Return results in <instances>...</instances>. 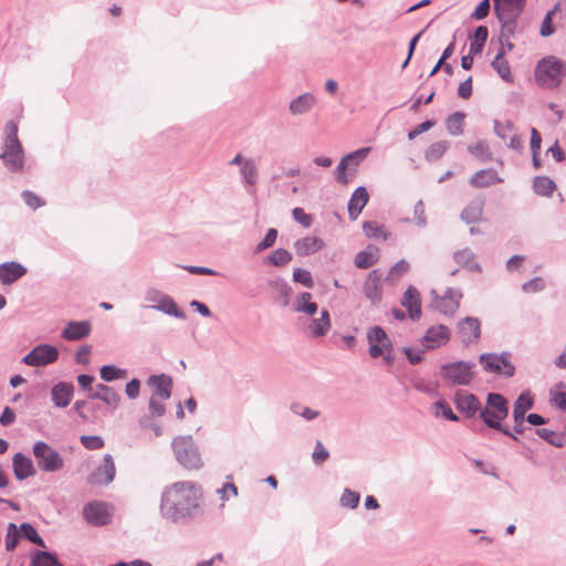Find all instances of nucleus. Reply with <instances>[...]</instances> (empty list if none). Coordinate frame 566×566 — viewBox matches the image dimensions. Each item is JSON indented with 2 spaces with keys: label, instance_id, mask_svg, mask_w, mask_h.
I'll return each mask as SVG.
<instances>
[{
  "label": "nucleus",
  "instance_id": "20",
  "mask_svg": "<svg viewBox=\"0 0 566 566\" xmlns=\"http://www.w3.org/2000/svg\"><path fill=\"white\" fill-rule=\"evenodd\" d=\"M454 405L460 412L464 413L469 418L473 417L481 410L479 399L473 394L463 390H459L455 394Z\"/></svg>",
  "mask_w": 566,
  "mask_h": 566
},
{
  "label": "nucleus",
  "instance_id": "31",
  "mask_svg": "<svg viewBox=\"0 0 566 566\" xmlns=\"http://www.w3.org/2000/svg\"><path fill=\"white\" fill-rule=\"evenodd\" d=\"M316 104V97L312 93H303L293 98L289 104V111L292 115H303L308 113Z\"/></svg>",
  "mask_w": 566,
  "mask_h": 566
},
{
  "label": "nucleus",
  "instance_id": "14",
  "mask_svg": "<svg viewBox=\"0 0 566 566\" xmlns=\"http://www.w3.org/2000/svg\"><path fill=\"white\" fill-rule=\"evenodd\" d=\"M480 361L484 365L485 370L491 373L503 374L506 377H512L515 373V367L504 354H482Z\"/></svg>",
  "mask_w": 566,
  "mask_h": 566
},
{
  "label": "nucleus",
  "instance_id": "12",
  "mask_svg": "<svg viewBox=\"0 0 566 566\" xmlns=\"http://www.w3.org/2000/svg\"><path fill=\"white\" fill-rule=\"evenodd\" d=\"M57 358L59 349L55 346L40 344L22 358V363L32 367H41L56 361Z\"/></svg>",
  "mask_w": 566,
  "mask_h": 566
},
{
  "label": "nucleus",
  "instance_id": "38",
  "mask_svg": "<svg viewBox=\"0 0 566 566\" xmlns=\"http://www.w3.org/2000/svg\"><path fill=\"white\" fill-rule=\"evenodd\" d=\"M505 50L504 44H502L501 49L499 50L497 54L495 55L494 60L492 61L491 65L492 67L497 72L501 78L504 81L511 83L513 82V77L511 74V69L507 63V61L504 59Z\"/></svg>",
  "mask_w": 566,
  "mask_h": 566
},
{
  "label": "nucleus",
  "instance_id": "49",
  "mask_svg": "<svg viewBox=\"0 0 566 566\" xmlns=\"http://www.w3.org/2000/svg\"><path fill=\"white\" fill-rule=\"evenodd\" d=\"M359 501H360V494L358 492L353 491L350 489H345L339 499V504L343 507L354 510L357 507Z\"/></svg>",
  "mask_w": 566,
  "mask_h": 566
},
{
  "label": "nucleus",
  "instance_id": "16",
  "mask_svg": "<svg viewBox=\"0 0 566 566\" xmlns=\"http://www.w3.org/2000/svg\"><path fill=\"white\" fill-rule=\"evenodd\" d=\"M451 337V332L446 325L430 326L422 336L421 343L426 349H436L446 345Z\"/></svg>",
  "mask_w": 566,
  "mask_h": 566
},
{
  "label": "nucleus",
  "instance_id": "43",
  "mask_svg": "<svg viewBox=\"0 0 566 566\" xmlns=\"http://www.w3.org/2000/svg\"><path fill=\"white\" fill-rule=\"evenodd\" d=\"M99 376L102 380L111 382L116 379H125L127 377V370L114 365H105L101 368Z\"/></svg>",
  "mask_w": 566,
  "mask_h": 566
},
{
  "label": "nucleus",
  "instance_id": "17",
  "mask_svg": "<svg viewBox=\"0 0 566 566\" xmlns=\"http://www.w3.org/2000/svg\"><path fill=\"white\" fill-rule=\"evenodd\" d=\"M533 398L530 392H522L514 402L513 419L515 433H523L525 413L533 407Z\"/></svg>",
  "mask_w": 566,
  "mask_h": 566
},
{
  "label": "nucleus",
  "instance_id": "15",
  "mask_svg": "<svg viewBox=\"0 0 566 566\" xmlns=\"http://www.w3.org/2000/svg\"><path fill=\"white\" fill-rule=\"evenodd\" d=\"M84 520L94 526H103L109 522L108 505L104 502L93 501L83 509Z\"/></svg>",
  "mask_w": 566,
  "mask_h": 566
},
{
  "label": "nucleus",
  "instance_id": "32",
  "mask_svg": "<svg viewBox=\"0 0 566 566\" xmlns=\"http://www.w3.org/2000/svg\"><path fill=\"white\" fill-rule=\"evenodd\" d=\"M323 248V241L316 237H304L294 242V249L298 256L316 253Z\"/></svg>",
  "mask_w": 566,
  "mask_h": 566
},
{
  "label": "nucleus",
  "instance_id": "36",
  "mask_svg": "<svg viewBox=\"0 0 566 566\" xmlns=\"http://www.w3.org/2000/svg\"><path fill=\"white\" fill-rule=\"evenodd\" d=\"M378 249L374 245H368L365 250L356 254L354 262L358 269H368L378 261Z\"/></svg>",
  "mask_w": 566,
  "mask_h": 566
},
{
  "label": "nucleus",
  "instance_id": "30",
  "mask_svg": "<svg viewBox=\"0 0 566 566\" xmlns=\"http://www.w3.org/2000/svg\"><path fill=\"white\" fill-rule=\"evenodd\" d=\"M74 394V387L67 382H59L51 390L52 401L59 408H65L70 405Z\"/></svg>",
  "mask_w": 566,
  "mask_h": 566
},
{
  "label": "nucleus",
  "instance_id": "39",
  "mask_svg": "<svg viewBox=\"0 0 566 566\" xmlns=\"http://www.w3.org/2000/svg\"><path fill=\"white\" fill-rule=\"evenodd\" d=\"M240 175L245 186L253 187L256 185L259 171L253 158H248L247 161H244L243 166L240 168Z\"/></svg>",
  "mask_w": 566,
  "mask_h": 566
},
{
  "label": "nucleus",
  "instance_id": "58",
  "mask_svg": "<svg viewBox=\"0 0 566 566\" xmlns=\"http://www.w3.org/2000/svg\"><path fill=\"white\" fill-rule=\"evenodd\" d=\"M514 130V125L511 120H506L505 123H501L499 120H494V133L497 137L505 140L510 138L511 133Z\"/></svg>",
  "mask_w": 566,
  "mask_h": 566
},
{
  "label": "nucleus",
  "instance_id": "28",
  "mask_svg": "<svg viewBox=\"0 0 566 566\" xmlns=\"http://www.w3.org/2000/svg\"><path fill=\"white\" fill-rule=\"evenodd\" d=\"M95 388L96 391L90 395L91 399L102 400L112 409L119 407L122 397L114 388L104 384H97Z\"/></svg>",
  "mask_w": 566,
  "mask_h": 566
},
{
  "label": "nucleus",
  "instance_id": "40",
  "mask_svg": "<svg viewBox=\"0 0 566 566\" xmlns=\"http://www.w3.org/2000/svg\"><path fill=\"white\" fill-rule=\"evenodd\" d=\"M449 143L447 140H439L431 144L424 151V159L433 163L439 160L448 150Z\"/></svg>",
  "mask_w": 566,
  "mask_h": 566
},
{
  "label": "nucleus",
  "instance_id": "53",
  "mask_svg": "<svg viewBox=\"0 0 566 566\" xmlns=\"http://www.w3.org/2000/svg\"><path fill=\"white\" fill-rule=\"evenodd\" d=\"M268 260L272 265L283 266L291 262L292 254L287 250L276 249Z\"/></svg>",
  "mask_w": 566,
  "mask_h": 566
},
{
  "label": "nucleus",
  "instance_id": "42",
  "mask_svg": "<svg viewBox=\"0 0 566 566\" xmlns=\"http://www.w3.org/2000/svg\"><path fill=\"white\" fill-rule=\"evenodd\" d=\"M464 114L455 112L450 115L446 120L447 130L452 136H460L463 134Z\"/></svg>",
  "mask_w": 566,
  "mask_h": 566
},
{
  "label": "nucleus",
  "instance_id": "35",
  "mask_svg": "<svg viewBox=\"0 0 566 566\" xmlns=\"http://www.w3.org/2000/svg\"><path fill=\"white\" fill-rule=\"evenodd\" d=\"M331 316L327 310L321 312L319 317L313 318L308 328L313 336L322 337L325 336L331 329Z\"/></svg>",
  "mask_w": 566,
  "mask_h": 566
},
{
  "label": "nucleus",
  "instance_id": "63",
  "mask_svg": "<svg viewBox=\"0 0 566 566\" xmlns=\"http://www.w3.org/2000/svg\"><path fill=\"white\" fill-rule=\"evenodd\" d=\"M545 289V283L542 277H534L522 285V290L525 293H536Z\"/></svg>",
  "mask_w": 566,
  "mask_h": 566
},
{
  "label": "nucleus",
  "instance_id": "46",
  "mask_svg": "<svg viewBox=\"0 0 566 566\" xmlns=\"http://www.w3.org/2000/svg\"><path fill=\"white\" fill-rule=\"evenodd\" d=\"M468 150L472 156L481 159L482 161L492 159V153L485 140H478L475 144L470 145Z\"/></svg>",
  "mask_w": 566,
  "mask_h": 566
},
{
  "label": "nucleus",
  "instance_id": "4",
  "mask_svg": "<svg viewBox=\"0 0 566 566\" xmlns=\"http://www.w3.org/2000/svg\"><path fill=\"white\" fill-rule=\"evenodd\" d=\"M7 137L4 140V153L1 158L8 169L19 171L23 168V149L18 139V127L13 122L6 126Z\"/></svg>",
  "mask_w": 566,
  "mask_h": 566
},
{
  "label": "nucleus",
  "instance_id": "23",
  "mask_svg": "<svg viewBox=\"0 0 566 566\" xmlns=\"http://www.w3.org/2000/svg\"><path fill=\"white\" fill-rule=\"evenodd\" d=\"M92 331V325L88 321H72L63 328L61 336L66 340H80L86 338Z\"/></svg>",
  "mask_w": 566,
  "mask_h": 566
},
{
  "label": "nucleus",
  "instance_id": "62",
  "mask_svg": "<svg viewBox=\"0 0 566 566\" xmlns=\"http://www.w3.org/2000/svg\"><path fill=\"white\" fill-rule=\"evenodd\" d=\"M413 220H415V223L420 228H424L427 226V218L424 214V203L422 200H418L416 202V205L413 206Z\"/></svg>",
  "mask_w": 566,
  "mask_h": 566
},
{
  "label": "nucleus",
  "instance_id": "1",
  "mask_svg": "<svg viewBox=\"0 0 566 566\" xmlns=\"http://www.w3.org/2000/svg\"><path fill=\"white\" fill-rule=\"evenodd\" d=\"M203 491L193 481H178L167 488L160 497V514L167 521H190L201 513Z\"/></svg>",
  "mask_w": 566,
  "mask_h": 566
},
{
  "label": "nucleus",
  "instance_id": "52",
  "mask_svg": "<svg viewBox=\"0 0 566 566\" xmlns=\"http://www.w3.org/2000/svg\"><path fill=\"white\" fill-rule=\"evenodd\" d=\"M558 10H559V3L555 4V7L545 14V17L542 21V24H541V30H539V34L542 36H549L555 32V29L552 25V21H553L554 14Z\"/></svg>",
  "mask_w": 566,
  "mask_h": 566
},
{
  "label": "nucleus",
  "instance_id": "48",
  "mask_svg": "<svg viewBox=\"0 0 566 566\" xmlns=\"http://www.w3.org/2000/svg\"><path fill=\"white\" fill-rule=\"evenodd\" d=\"M290 410L302 418H304L307 421H312L319 417L321 412L318 410H314L310 407L303 406L300 402H293L290 406Z\"/></svg>",
  "mask_w": 566,
  "mask_h": 566
},
{
  "label": "nucleus",
  "instance_id": "37",
  "mask_svg": "<svg viewBox=\"0 0 566 566\" xmlns=\"http://www.w3.org/2000/svg\"><path fill=\"white\" fill-rule=\"evenodd\" d=\"M453 259L457 263H459L461 266L468 269L471 272L481 271L480 264L475 261L474 252L469 248H464L460 251H457L453 254Z\"/></svg>",
  "mask_w": 566,
  "mask_h": 566
},
{
  "label": "nucleus",
  "instance_id": "29",
  "mask_svg": "<svg viewBox=\"0 0 566 566\" xmlns=\"http://www.w3.org/2000/svg\"><path fill=\"white\" fill-rule=\"evenodd\" d=\"M470 185L474 188H486L495 184L503 182V179L499 176L497 171L489 168L476 171L470 178Z\"/></svg>",
  "mask_w": 566,
  "mask_h": 566
},
{
  "label": "nucleus",
  "instance_id": "57",
  "mask_svg": "<svg viewBox=\"0 0 566 566\" xmlns=\"http://www.w3.org/2000/svg\"><path fill=\"white\" fill-rule=\"evenodd\" d=\"M329 458L328 450L324 447L321 440L315 442L312 460L315 464L321 465Z\"/></svg>",
  "mask_w": 566,
  "mask_h": 566
},
{
  "label": "nucleus",
  "instance_id": "7",
  "mask_svg": "<svg viewBox=\"0 0 566 566\" xmlns=\"http://www.w3.org/2000/svg\"><path fill=\"white\" fill-rule=\"evenodd\" d=\"M474 363L464 360L443 364L440 367V375L451 385L468 386L474 378Z\"/></svg>",
  "mask_w": 566,
  "mask_h": 566
},
{
  "label": "nucleus",
  "instance_id": "3",
  "mask_svg": "<svg viewBox=\"0 0 566 566\" xmlns=\"http://www.w3.org/2000/svg\"><path fill=\"white\" fill-rule=\"evenodd\" d=\"M566 75V62L555 57L547 56L542 59L535 69L536 82L549 90H554L560 85Z\"/></svg>",
  "mask_w": 566,
  "mask_h": 566
},
{
  "label": "nucleus",
  "instance_id": "13",
  "mask_svg": "<svg viewBox=\"0 0 566 566\" xmlns=\"http://www.w3.org/2000/svg\"><path fill=\"white\" fill-rule=\"evenodd\" d=\"M367 340L369 343V355L378 358L385 352H391L392 343L387 333L380 326H373L367 331Z\"/></svg>",
  "mask_w": 566,
  "mask_h": 566
},
{
  "label": "nucleus",
  "instance_id": "8",
  "mask_svg": "<svg viewBox=\"0 0 566 566\" xmlns=\"http://www.w3.org/2000/svg\"><path fill=\"white\" fill-rule=\"evenodd\" d=\"M494 11L507 33H513L515 20L524 10L526 0H493Z\"/></svg>",
  "mask_w": 566,
  "mask_h": 566
},
{
  "label": "nucleus",
  "instance_id": "2",
  "mask_svg": "<svg viewBox=\"0 0 566 566\" xmlns=\"http://www.w3.org/2000/svg\"><path fill=\"white\" fill-rule=\"evenodd\" d=\"M507 415L509 401L502 395L494 392L488 395L485 407L481 409L479 413L480 418L489 428L499 430L517 441V437L501 423Z\"/></svg>",
  "mask_w": 566,
  "mask_h": 566
},
{
  "label": "nucleus",
  "instance_id": "55",
  "mask_svg": "<svg viewBox=\"0 0 566 566\" xmlns=\"http://www.w3.org/2000/svg\"><path fill=\"white\" fill-rule=\"evenodd\" d=\"M19 531L14 523H9L7 534H6V549L8 552H12L19 542Z\"/></svg>",
  "mask_w": 566,
  "mask_h": 566
},
{
  "label": "nucleus",
  "instance_id": "18",
  "mask_svg": "<svg viewBox=\"0 0 566 566\" xmlns=\"http://www.w3.org/2000/svg\"><path fill=\"white\" fill-rule=\"evenodd\" d=\"M115 463L111 454H105L102 464L88 478L92 484H109L115 478Z\"/></svg>",
  "mask_w": 566,
  "mask_h": 566
},
{
  "label": "nucleus",
  "instance_id": "24",
  "mask_svg": "<svg viewBox=\"0 0 566 566\" xmlns=\"http://www.w3.org/2000/svg\"><path fill=\"white\" fill-rule=\"evenodd\" d=\"M13 473L17 480L23 481L36 473L32 460L23 453L18 452L12 458Z\"/></svg>",
  "mask_w": 566,
  "mask_h": 566
},
{
  "label": "nucleus",
  "instance_id": "47",
  "mask_svg": "<svg viewBox=\"0 0 566 566\" xmlns=\"http://www.w3.org/2000/svg\"><path fill=\"white\" fill-rule=\"evenodd\" d=\"M363 230H364V233L366 234V237H368V238H374V239L380 238L382 240H387L388 235H389L387 233V231L384 229V227L379 226L375 221H365L363 224Z\"/></svg>",
  "mask_w": 566,
  "mask_h": 566
},
{
  "label": "nucleus",
  "instance_id": "34",
  "mask_svg": "<svg viewBox=\"0 0 566 566\" xmlns=\"http://www.w3.org/2000/svg\"><path fill=\"white\" fill-rule=\"evenodd\" d=\"M318 306L315 302L312 301V295L308 292H302L298 294L293 304L294 312L304 313L310 316L316 314Z\"/></svg>",
  "mask_w": 566,
  "mask_h": 566
},
{
  "label": "nucleus",
  "instance_id": "41",
  "mask_svg": "<svg viewBox=\"0 0 566 566\" xmlns=\"http://www.w3.org/2000/svg\"><path fill=\"white\" fill-rule=\"evenodd\" d=\"M533 188L537 195L549 197V196H552L553 191L555 190L556 185L548 177L537 176V177H535V179L533 181Z\"/></svg>",
  "mask_w": 566,
  "mask_h": 566
},
{
  "label": "nucleus",
  "instance_id": "21",
  "mask_svg": "<svg viewBox=\"0 0 566 566\" xmlns=\"http://www.w3.org/2000/svg\"><path fill=\"white\" fill-rule=\"evenodd\" d=\"M148 385L153 389V396L156 397L159 400H167L171 396V389H172V379L171 377L160 374V375H153L148 378Z\"/></svg>",
  "mask_w": 566,
  "mask_h": 566
},
{
  "label": "nucleus",
  "instance_id": "5",
  "mask_svg": "<svg viewBox=\"0 0 566 566\" xmlns=\"http://www.w3.org/2000/svg\"><path fill=\"white\" fill-rule=\"evenodd\" d=\"M171 447L176 457V460L186 469H200L202 461L199 451L190 436L176 437Z\"/></svg>",
  "mask_w": 566,
  "mask_h": 566
},
{
  "label": "nucleus",
  "instance_id": "54",
  "mask_svg": "<svg viewBox=\"0 0 566 566\" xmlns=\"http://www.w3.org/2000/svg\"><path fill=\"white\" fill-rule=\"evenodd\" d=\"M434 415L442 416L450 421H458L459 417L452 411L451 407L442 400L433 403Z\"/></svg>",
  "mask_w": 566,
  "mask_h": 566
},
{
  "label": "nucleus",
  "instance_id": "6",
  "mask_svg": "<svg viewBox=\"0 0 566 566\" xmlns=\"http://www.w3.org/2000/svg\"><path fill=\"white\" fill-rule=\"evenodd\" d=\"M32 453L38 468L46 473L59 472L64 468V459L61 453L44 441H36L33 444Z\"/></svg>",
  "mask_w": 566,
  "mask_h": 566
},
{
  "label": "nucleus",
  "instance_id": "59",
  "mask_svg": "<svg viewBox=\"0 0 566 566\" xmlns=\"http://www.w3.org/2000/svg\"><path fill=\"white\" fill-rule=\"evenodd\" d=\"M277 238V230L274 228H270L263 238L262 241H260L255 247V252H262L271 247L274 245Z\"/></svg>",
  "mask_w": 566,
  "mask_h": 566
},
{
  "label": "nucleus",
  "instance_id": "27",
  "mask_svg": "<svg viewBox=\"0 0 566 566\" xmlns=\"http://www.w3.org/2000/svg\"><path fill=\"white\" fill-rule=\"evenodd\" d=\"M368 200L369 193L365 187L360 186L355 189L347 206L348 216L352 220H356L358 218L365 206L368 203Z\"/></svg>",
  "mask_w": 566,
  "mask_h": 566
},
{
  "label": "nucleus",
  "instance_id": "26",
  "mask_svg": "<svg viewBox=\"0 0 566 566\" xmlns=\"http://www.w3.org/2000/svg\"><path fill=\"white\" fill-rule=\"evenodd\" d=\"M401 305L408 310L409 317L418 321L421 317V300L416 287L409 286L403 293Z\"/></svg>",
  "mask_w": 566,
  "mask_h": 566
},
{
  "label": "nucleus",
  "instance_id": "51",
  "mask_svg": "<svg viewBox=\"0 0 566 566\" xmlns=\"http://www.w3.org/2000/svg\"><path fill=\"white\" fill-rule=\"evenodd\" d=\"M409 268L410 265L406 260H399L391 266L386 280L390 282L398 281L403 274H406L409 271Z\"/></svg>",
  "mask_w": 566,
  "mask_h": 566
},
{
  "label": "nucleus",
  "instance_id": "11",
  "mask_svg": "<svg viewBox=\"0 0 566 566\" xmlns=\"http://www.w3.org/2000/svg\"><path fill=\"white\" fill-rule=\"evenodd\" d=\"M433 298L431 306L444 316H453L459 308L462 293L460 290L448 287L442 296L431 292Z\"/></svg>",
  "mask_w": 566,
  "mask_h": 566
},
{
  "label": "nucleus",
  "instance_id": "9",
  "mask_svg": "<svg viewBox=\"0 0 566 566\" xmlns=\"http://www.w3.org/2000/svg\"><path fill=\"white\" fill-rule=\"evenodd\" d=\"M144 298L150 303L149 308L179 319L186 318L185 312L177 305L174 298L157 289L146 290Z\"/></svg>",
  "mask_w": 566,
  "mask_h": 566
},
{
  "label": "nucleus",
  "instance_id": "19",
  "mask_svg": "<svg viewBox=\"0 0 566 566\" xmlns=\"http://www.w3.org/2000/svg\"><path fill=\"white\" fill-rule=\"evenodd\" d=\"M459 336L465 345L478 342L481 335V324L476 317H465L458 324Z\"/></svg>",
  "mask_w": 566,
  "mask_h": 566
},
{
  "label": "nucleus",
  "instance_id": "56",
  "mask_svg": "<svg viewBox=\"0 0 566 566\" xmlns=\"http://www.w3.org/2000/svg\"><path fill=\"white\" fill-rule=\"evenodd\" d=\"M293 281L303 284L307 289H312L314 286L311 272L301 268L294 269Z\"/></svg>",
  "mask_w": 566,
  "mask_h": 566
},
{
  "label": "nucleus",
  "instance_id": "10",
  "mask_svg": "<svg viewBox=\"0 0 566 566\" xmlns=\"http://www.w3.org/2000/svg\"><path fill=\"white\" fill-rule=\"evenodd\" d=\"M369 151V147H364L343 157L335 170L336 181L347 185L356 174L358 165L366 158Z\"/></svg>",
  "mask_w": 566,
  "mask_h": 566
},
{
  "label": "nucleus",
  "instance_id": "22",
  "mask_svg": "<svg viewBox=\"0 0 566 566\" xmlns=\"http://www.w3.org/2000/svg\"><path fill=\"white\" fill-rule=\"evenodd\" d=\"M364 294L373 305L380 303L382 298L381 275L377 270H373L366 277L364 283Z\"/></svg>",
  "mask_w": 566,
  "mask_h": 566
},
{
  "label": "nucleus",
  "instance_id": "25",
  "mask_svg": "<svg viewBox=\"0 0 566 566\" xmlns=\"http://www.w3.org/2000/svg\"><path fill=\"white\" fill-rule=\"evenodd\" d=\"M27 274V268L21 263L11 261L0 264V282L10 285Z\"/></svg>",
  "mask_w": 566,
  "mask_h": 566
},
{
  "label": "nucleus",
  "instance_id": "60",
  "mask_svg": "<svg viewBox=\"0 0 566 566\" xmlns=\"http://www.w3.org/2000/svg\"><path fill=\"white\" fill-rule=\"evenodd\" d=\"M535 433L549 444L562 447V439L554 431L546 428H538L535 430Z\"/></svg>",
  "mask_w": 566,
  "mask_h": 566
},
{
  "label": "nucleus",
  "instance_id": "61",
  "mask_svg": "<svg viewBox=\"0 0 566 566\" xmlns=\"http://www.w3.org/2000/svg\"><path fill=\"white\" fill-rule=\"evenodd\" d=\"M80 440L87 450H99L104 447V440L99 436H82Z\"/></svg>",
  "mask_w": 566,
  "mask_h": 566
},
{
  "label": "nucleus",
  "instance_id": "45",
  "mask_svg": "<svg viewBox=\"0 0 566 566\" xmlns=\"http://www.w3.org/2000/svg\"><path fill=\"white\" fill-rule=\"evenodd\" d=\"M32 566H63L55 555L49 552L38 551L33 554Z\"/></svg>",
  "mask_w": 566,
  "mask_h": 566
},
{
  "label": "nucleus",
  "instance_id": "44",
  "mask_svg": "<svg viewBox=\"0 0 566 566\" xmlns=\"http://www.w3.org/2000/svg\"><path fill=\"white\" fill-rule=\"evenodd\" d=\"M488 28L480 25L475 29L473 41L470 44V53L471 54H478L481 53L484 46V43L488 39Z\"/></svg>",
  "mask_w": 566,
  "mask_h": 566
},
{
  "label": "nucleus",
  "instance_id": "50",
  "mask_svg": "<svg viewBox=\"0 0 566 566\" xmlns=\"http://www.w3.org/2000/svg\"><path fill=\"white\" fill-rule=\"evenodd\" d=\"M20 531L22 536L30 541L31 543L39 545L41 547H45V543L42 537L38 534L36 530L29 523H22L20 525Z\"/></svg>",
  "mask_w": 566,
  "mask_h": 566
},
{
  "label": "nucleus",
  "instance_id": "33",
  "mask_svg": "<svg viewBox=\"0 0 566 566\" xmlns=\"http://www.w3.org/2000/svg\"><path fill=\"white\" fill-rule=\"evenodd\" d=\"M484 200L475 198L462 210L460 218L468 224L476 223L482 219Z\"/></svg>",
  "mask_w": 566,
  "mask_h": 566
},
{
  "label": "nucleus",
  "instance_id": "64",
  "mask_svg": "<svg viewBox=\"0 0 566 566\" xmlns=\"http://www.w3.org/2000/svg\"><path fill=\"white\" fill-rule=\"evenodd\" d=\"M293 219L302 224L304 228H310L313 222V218L311 214L305 213V211L302 208H294L292 210Z\"/></svg>",
  "mask_w": 566,
  "mask_h": 566
}]
</instances>
